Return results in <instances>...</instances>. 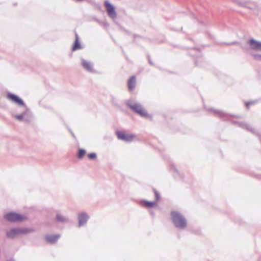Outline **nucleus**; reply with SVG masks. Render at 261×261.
I'll use <instances>...</instances> for the list:
<instances>
[{
  "label": "nucleus",
  "mask_w": 261,
  "mask_h": 261,
  "mask_svg": "<svg viewBox=\"0 0 261 261\" xmlns=\"http://www.w3.org/2000/svg\"><path fill=\"white\" fill-rule=\"evenodd\" d=\"M241 6H242L243 7H247L248 8H250V9H251V8L248 6V4L246 3H244L242 4H241Z\"/></svg>",
  "instance_id": "nucleus-24"
},
{
  "label": "nucleus",
  "mask_w": 261,
  "mask_h": 261,
  "mask_svg": "<svg viewBox=\"0 0 261 261\" xmlns=\"http://www.w3.org/2000/svg\"><path fill=\"white\" fill-rule=\"evenodd\" d=\"M81 63L82 66L86 70L90 72H95V70L93 69V65L91 62L84 59H82Z\"/></svg>",
  "instance_id": "nucleus-12"
},
{
  "label": "nucleus",
  "mask_w": 261,
  "mask_h": 261,
  "mask_svg": "<svg viewBox=\"0 0 261 261\" xmlns=\"http://www.w3.org/2000/svg\"><path fill=\"white\" fill-rule=\"evenodd\" d=\"M170 219L173 225L177 229L184 230L188 226L187 220L185 216L178 211H172Z\"/></svg>",
  "instance_id": "nucleus-1"
},
{
  "label": "nucleus",
  "mask_w": 261,
  "mask_h": 261,
  "mask_svg": "<svg viewBox=\"0 0 261 261\" xmlns=\"http://www.w3.org/2000/svg\"><path fill=\"white\" fill-rule=\"evenodd\" d=\"M104 5L108 16L112 19H115L117 17V13L114 6L108 1H105Z\"/></svg>",
  "instance_id": "nucleus-9"
},
{
  "label": "nucleus",
  "mask_w": 261,
  "mask_h": 261,
  "mask_svg": "<svg viewBox=\"0 0 261 261\" xmlns=\"http://www.w3.org/2000/svg\"><path fill=\"white\" fill-rule=\"evenodd\" d=\"M34 230L32 228L24 227H15L6 231V236L10 239H14L22 235L32 232Z\"/></svg>",
  "instance_id": "nucleus-3"
},
{
  "label": "nucleus",
  "mask_w": 261,
  "mask_h": 261,
  "mask_svg": "<svg viewBox=\"0 0 261 261\" xmlns=\"http://www.w3.org/2000/svg\"><path fill=\"white\" fill-rule=\"evenodd\" d=\"M89 216L85 212H81L78 215L79 226L81 227L86 225Z\"/></svg>",
  "instance_id": "nucleus-10"
},
{
  "label": "nucleus",
  "mask_w": 261,
  "mask_h": 261,
  "mask_svg": "<svg viewBox=\"0 0 261 261\" xmlns=\"http://www.w3.org/2000/svg\"><path fill=\"white\" fill-rule=\"evenodd\" d=\"M4 218L9 222H16L24 220L26 218L24 216L14 212H10L4 215Z\"/></svg>",
  "instance_id": "nucleus-5"
},
{
  "label": "nucleus",
  "mask_w": 261,
  "mask_h": 261,
  "mask_svg": "<svg viewBox=\"0 0 261 261\" xmlns=\"http://www.w3.org/2000/svg\"><path fill=\"white\" fill-rule=\"evenodd\" d=\"M116 134L119 140L125 142H131L136 138V135L135 134L126 133L122 131H118Z\"/></svg>",
  "instance_id": "nucleus-7"
},
{
  "label": "nucleus",
  "mask_w": 261,
  "mask_h": 261,
  "mask_svg": "<svg viewBox=\"0 0 261 261\" xmlns=\"http://www.w3.org/2000/svg\"><path fill=\"white\" fill-rule=\"evenodd\" d=\"M89 159H95L96 158V154L95 153H90L88 154Z\"/></svg>",
  "instance_id": "nucleus-22"
},
{
  "label": "nucleus",
  "mask_w": 261,
  "mask_h": 261,
  "mask_svg": "<svg viewBox=\"0 0 261 261\" xmlns=\"http://www.w3.org/2000/svg\"><path fill=\"white\" fill-rule=\"evenodd\" d=\"M214 112V113L217 115L223 116L224 114L222 111H220L218 110H212Z\"/></svg>",
  "instance_id": "nucleus-20"
},
{
  "label": "nucleus",
  "mask_w": 261,
  "mask_h": 261,
  "mask_svg": "<svg viewBox=\"0 0 261 261\" xmlns=\"http://www.w3.org/2000/svg\"><path fill=\"white\" fill-rule=\"evenodd\" d=\"M55 220L62 224H66L69 222L68 216L59 211L56 213Z\"/></svg>",
  "instance_id": "nucleus-11"
},
{
  "label": "nucleus",
  "mask_w": 261,
  "mask_h": 261,
  "mask_svg": "<svg viewBox=\"0 0 261 261\" xmlns=\"http://www.w3.org/2000/svg\"><path fill=\"white\" fill-rule=\"evenodd\" d=\"M21 111L20 114H13V117L19 121H24L25 122H30L33 118V115L29 109L26 106H23L18 109Z\"/></svg>",
  "instance_id": "nucleus-2"
},
{
  "label": "nucleus",
  "mask_w": 261,
  "mask_h": 261,
  "mask_svg": "<svg viewBox=\"0 0 261 261\" xmlns=\"http://www.w3.org/2000/svg\"><path fill=\"white\" fill-rule=\"evenodd\" d=\"M60 237V234L46 235L45 237V240L51 244L56 243Z\"/></svg>",
  "instance_id": "nucleus-13"
},
{
  "label": "nucleus",
  "mask_w": 261,
  "mask_h": 261,
  "mask_svg": "<svg viewBox=\"0 0 261 261\" xmlns=\"http://www.w3.org/2000/svg\"><path fill=\"white\" fill-rule=\"evenodd\" d=\"M6 98L8 100L17 105L18 109L25 105L24 102L21 98L13 93L8 92L7 94Z\"/></svg>",
  "instance_id": "nucleus-6"
},
{
  "label": "nucleus",
  "mask_w": 261,
  "mask_h": 261,
  "mask_svg": "<svg viewBox=\"0 0 261 261\" xmlns=\"http://www.w3.org/2000/svg\"><path fill=\"white\" fill-rule=\"evenodd\" d=\"M127 106L135 113L140 116L144 118H149L150 115L148 114L145 108L139 102L127 101Z\"/></svg>",
  "instance_id": "nucleus-4"
},
{
  "label": "nucleus",
  "mask_w": 261,
  "mask_h": 261,
  "mask_svg": "<svg viewBox=\"0 0 261 261\" xmlns=\"http://www.w3.org/2000/svg\"><path fill=\"white\" fill-rule=\"evenodd\" d=\"M236 43V42H232L231 44H234Z\"/></svg>",
  "instance_id": "nucleus-25"
},
{
  "label": "nucleus",
  "mask_w": 261,
  "mask_h": 261,
  "mask_svg": "<svg viewBox=\"0 0 261 261\" xmlns=\"http://www.w3.org/2000/svg\"><path fill=\"white\" fill-rule=\"evenodd\" d=\"M86 153L85 150L83 149H80L79 150L77 158L79 159H82Z\"/></svg>",
  "instance_id": "nucleus-19"
},
{
  "label": "nucleus",
  "mask_w": 261,
  "mask_h": 261,
  "mask_svg": "<svg viewBox=\"0 0 261 261\" xmlns=\"http://www.w3.org/2000/svg\"><path fill=\"white\" fill-rule=\"evenodd\" d=\"M144 203H145V206L147 207H148V208L153 207L157 205V203L156 201L149 202V201H145Z\"/></svg>",
  "instance_id": "nucleus-18"
},
{
  "label": "nucleus",
  "mask_w": 261,
  "mask_h": 261,
  "mask_svg": "<svg viewBox=\"0 0 261 261\" xmlns=\"http://www.w3.org/2000/svg\"><path fill=\"white\" fill-rule=\"evenodd\" d=\"M154 195L156 200H158L160 199V195L157 191H154Z\"/></svg>",
  "instance_id": "nucleus-23"
},
{
  "label": "nucleus",
  "mask_w": 261,
  "mask_h": 261,
  "mask_svg": "<svg viewBox=\"0 0 261 261\" xmlns=\"http://www.w3.org/2000/svg\"><path fill=\"white\" fill-rule=\"evenodd\" d=\"M240 126L242 127L243 128L246 129L247 130L252 132L253 134L256 133L254 129L250 125L245 123H240Z\"/></svg>",
  "instance_id": "nucleus-16"
},
{
  "label": "nucleus",
  "mask_w": 261,
  "mask_h": 261,
  "mask_svg": "<svg viewBox=\"0 0 261 261\" xmlns=\"http://www.w3.org/2000/svg\"><path fill=\"white\" fill-rule=\"evenodd\" d=\"M81 48H82V47H81V44L79 41V38H78L77 35L76 34L74 44L72 47V49L73 51H75L77 49H81Z\"/></svg>",
  "instance_id": "nucleus-15"
},
{
  "label": "nucleus",
  "mask_w": 261,
  "mask_h": 261,
  "mask_svg": "<svg viewBox=\"0 0 261 261\" xmlns=\"http://www.w3.org/2000/svg\"><path fill=\"white\" fill-rule=\"evenodd\" d=\"M247 44L248 45L250 49L256 51H261V41L251 39L247 41Z\"/></svg>",
  "instance_id": "nucleus-8"
},
{
  "label": "nucleus",
  "mask_w": 261,
  "mask_h": 261,
  "mask_svg": "<svg viewBox=\"0 0 261 261\" xmlns=\"http://www.w3.org/2000/svg\"><path fill=\"white\" fill-rule=\"evenodd\" d=\"M253 60L261 62V54L253 53L251 54Z\"/></svg>",
  "instance_id": "nucleus-17"
},
{
  "label": "nucleus",
  "mask_w": 261,
  "mask_h": 261,
  "mask_svg": "<svg viewBox=\"0 0 261 261\" xmlns=\"http://www.w3.org/2000/svg\"><path fill=\"white\" fill-rule=\"evenodd\" d=\"M136 86V79L134 76H132L128 81V87L129 90H133Z\"/></svg>",
  "instance_id": "nucleus-14"
},
{
  "label": "nucleus",
  "mask_w": 261,
  "mask_h": 261,
  "mask_svg": "<svg viewBox=\"0 0 261 261\" xmlns=\"http://www.w3.org/2000/svg\"><path fill=\"white\" fill-rule=\"evenodd\" d=\"M257 102V100L250 101L248 102H245V105L246 107L248 108L250 105H254Z\"/></svg>",
  "instance_id": "nucleus-21"
}]
</instances>
